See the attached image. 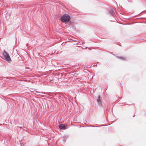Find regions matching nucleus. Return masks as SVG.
Listing matches in <instances>:
<instances>
[{"instance_id": "obj_1", "label": "nucleus", "mask_w": 146, "mask_h": 146, "mask_svg": "<svg viewBox=\"0 0 146 146\" xmlns=\"http://www.w3.org/2000/svg\"><path fill=\"white\" fill-rule=\"evenodd\" d=\"M70 16L68 14H65L61 18V21L63 22H68L70 21Z\"/></svg>"}, {"instance_id": "obj_2", "label": "nucleus", "mask_w": 146, "mask_h": 146, "mask_svg": "<svg viewBox=\"0 0 146 146\" xmlns=\"http://www.w3.org/2000/svg\"><path fill=\"white\" fill-rule=\"evenodd\" d=\"M3 55L5 60L8 62L10 63L11 62V60L10 57L5 50L3 51Z\"/></svg>"}, {"instance_id": "obj_3", "label": "nucleus", "mask_w": 146, "mask_h": 146, "mask_svg": "<svg viewBox=\"0 0 146 146\" xmlns=\"http://www.w3.org/2000/svg\"><path fill=\"white\" fill-rule=\"evenodd\" d=\"M109 12L112 16L113 17H114L115 14V11L113 8H110L109 10Z\"/></svg>"}, {"instance_id": "obj_4", "label": "nucleus", "mask_w": 146, "mask_h": 146, "mask_svg": "<svg viewBox=\"0 0 146 146\" xmlns=\"http://www.w3.org/2000/svg\"><path fill=\"white\" fill-rule=\"evenodd\" d=\"M100 96H98V98L97 100V102L99 106H102V104L101 100H100Z\"/></svg>"}, {"instance_id": "obj_5", "label": "nucleus", "mask_w": 146, "mask_h": 146, "mask_svg": "<svg viewBox=\"0 0 146 146\" xmlns=\"http://www.w3.org/2000/svg\"><path fill=\"white\" fill-rule=\"evenodd\" d=\"M59 127L61 129L64 130L66 129L65 125L62 124H60L59 126Z\"/></svg>"}, {"instance_id": "obj_6", "label": "nucleus", "mask_w": 146, "mask_h": 146, "mask_svg": "<svg viewBox=\"0 0 146 146\" xmlns=\"http://www.w3.org/2000/svg\"><path fill=\"white\" fill-rule=\"evenodd\" d=\"M117 57L119 58L121 60H125L126 59V58L124 57H119L117 56Z\"/></svg>"}, {"instance_id": "obj_7", "label": "nucleus", "mask_w": 146, "mask_h": 146, "mask_svg": "<svg viewBox=\"0 0 146 146\" xmlns=\"http://www.w3.org/2000/svg\"><path fill=\"white\" fill-rule=\"evenodd\" d=\"M90 126L93 127H94V126L93 125H91Z\"/></svg>"}, {"instance_id": "obj_8", "label": "nucleus", "mask_w": 146, "mask_h": 146, "mask_svg": "<svg viewBox=\"0 0 146 146\" xmlns=\"http://www.w3.org/2000/svg\"><path fill=\"white\" fill-rule=\"evenodd\" d=\"M133 117H134V115L133 116Z\"/></svg>"}]
</instances>
